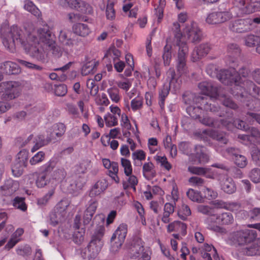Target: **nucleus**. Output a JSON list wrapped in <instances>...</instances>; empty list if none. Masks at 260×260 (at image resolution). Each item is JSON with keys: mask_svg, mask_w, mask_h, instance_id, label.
<instances>
[{"mask_svg": "<svg viewBox=\"0 0 260 260\" xmlns=\"http://www.w3.org/2000/svg\"><path fill=\"white\" fill-rule=\"evenodd\" d=\"M0 33L2 43L8 50L13 52L17 46L22 45L30 55L38 60L44 58L46 50L54 48L55 42L47 25L28 31L26 42L22 40L21 30L17 26L10 27L5 24L1 27Z\"/></svg>", "mask_w": 260, "mask_h": 260, "instance_id": "1", "label": "nucleus"}, {"mask_svg": "<svg viewBox=\"0 0 260 260\" xmlns=\"http://www.w3.org/2000/svg\"><path fill=\"white\" fill-rule=\"evenodd\" d=\"M201 38V32L197 23L194 21L187 23L183 28L182 32H177L175 34L176 44L182 47L184 44L186 46L185 41L190 40L192 42H198Z\"/></svg>", "mask_w": 260, "mask_h": 260, "instance_id": "2", "label": "nucleus"}, {"mask_svg": "<svg viewBox=\"0 0 260 260\" xmlns=\"http://www.w3.org/2000/svg\"><path fill=\"white\" fill-rule=\"evenodd\" d=\"M104 231L105 228L103 225H100L97 228L88 246L87 249L85 252V257L89 259L92 258L101 251L104 245L102 238L104 236Z\"/></svg>", "mask_w": 260, "mask_h": 260, "instance_id": "3", "label": "nucleus"}, {"mask_svg": "<svg viewBox=\"0 0 260 260\" xmlns=\"http://www.w3.org/2000/svg\"><path fill=\"white\" fill-rule=\"evenodd\" d=\"M243 70L245 71V69H242L240 73H238L235 69V66H231L230 69L221 71L218 78L223 84H234L236 87L241 80V76L244 77L246 76L245 73L242 72Z\"/></svg>", "mask_w": 260, "mask_h": 260, "instance_id": "4", "label": "nucleus"}, {"mask_svg": "<svg viewBox=\"0 0 260 260\" xmlns=\"http://www.w3.org/2000/svg\"><path fill=\"white\" fill-rule=\"evenodd\" d=\"M22 87L19 82H5L0 84V92H4L3 95L6 99L12 100L19 96Z\"/></svg>", "mask_w": 260, "mask_h": 260, "instance_id": "5", "label": "nucleus"}, {"mask_svg": "<svg viewBox=\"0 0 260 260\" xmlns=\"http://www.w3.org/2000/svg\"><path fill=\"white\" fill-rule=\"evenodd\" d=\"M235 4L236 6L232 10L236 11L237 9H239V12L236 14L237 16H242L244 14L252 13L260 10V3L258 2L246 5L244 0H235Z\"/></svg>", "mask_w": 260, "mask_h": 260, "instance_id": "6", "label": "nucleus"}, {"mask_svg": "<svg viewBox=\"0 0 260 260\" xmlns=\"http://www.w3.org/2000/svg\"><path fill=\"white\" fill-rule=\"evenodd\" d=\"M232 12H213L208 14L206 21L209 24L223 23L233 18Z\"/></svg>", "mask_w": 260, "mask_h": 260, "instance_id": "7", "label": "nucleus"}, {"mask_svg": "<svg viewBox=\"0 0 260 260\" xmlns=\"http://www.w3.org/2000/svg\"><path fill=\"white\" fill-rule=\"evenodd\" d=\"M252 26V21L251 18L241 19L235 20L231 23L230 29L233 31L243 33L250 30Z\"/></svg>", "mask_w": 260, "mask_h": 260, "instance_id": "8", "label": "nucleus"}, {"mask_svg": "<svg viewBox=\"0 0 260 260\" xmlns=\"http://www.w3.org/2000/svg\"><path fill=\"white\" fill-rule=\"evenodd\" d=\"M188 52V47L185 45L179 47V51L176 59V68L178 74L180 75L187 73V68L186 64V54Z\"/></svg>", "mask_w": 260, "mask_h": 260, "instance_id": "9", "label": "nucleus"}, {"mask_svg": "<svg viewBox=\"0 0 260 260\" xmlns=\"http://www.w3.org/2000/svg\"><path fill=\"white\" fill-rule=\"evenodd\" d=\"M59 5L64 8H69L82 13H90V7L84 2L80 0H60Z\"/></svg>", "mask_w": 260, "mask_h": 260, "instance_id": "10", "label": "nucleus"}, {"mask_svg": "<svg viewBox=\"0 0 260 260\" xmlns=\"http://www.w3.org/2000/svg\"><path fill=\"white\" fill-rule=\"evenodd\" d=\"M131 257L137 260H150L151 253L149 249L144 247L141 241L134 246Z\"/></svg>", "mask_w": 260, "mask_h": 260, "instance_id": "11", "label": "nucleus"}, {"mask_svg": "<svg viewBox=\"0 0 260 260\" xmlns=\"http://www.w3.org/2000/svg\"><path fill=\"white\" fill-rule=\"evenodd\" d=\"M224 155L226 157L228 156L232 157L235 164L240 168L245 167L247 164L246 158L244 155L238 154L237 151L233 148L226 149Z\"/></svg>", "mask_w": 260, "mask_h": 260, "instance_id": "12", "label": "nucleus"}, {"mask_svg": "<svg viewBox=\"0 0 260 260\" xmlns=\"http://www.w3.org/2000/svg\"><path fill=\"white\" fill-rule=\"evenodd\" d=\"M186 229V224L180 221H174L169 223L167 226L168 233L177 232L182 236L186 235L187 233Z\"/></svg>", "mask_w": 260, "mask_h": 260, "instance_id": "13", "label": "nucleus"}, {"mask_svg": "<svg viewBox=\"0 0 260 260\" xmlns=\"http://www.w3.org/2000/svg\"><path fill=\"white\" fill-rule=\"evenodd\" d=\"M199 87L204 94L210 98H216L217 96V89L211 82H202L199 84Z\"/></svg>", "mask_w": 260, "mask_h": 260, "instance_id": "14", "label": "nucleus"}, {"mask_svg": "<svg viewBox=\"0 0 260 260\" xmlns=\"http://www.w3.org/2000/svg\"><path fill=\"white\" fill-rule=\"evenodd\" d=\"M19 187V183L18 181L12 179H8L6 181L4 185L1 187L2 193L5 195H11L14 193Z\"/></svg>", "mask_w": 260, "mask_h": 260, "instance_id": "15", "label": "nucleus"}, {"mask_svg": "<svg viewBox=\"0 0 260 260\" xmlns=\"http://www.w3.org/2000/svg\"><path fill=\"white\" fill-rule=\"evenodd\" d=\"M24 233V230L22 228H18L11 236L7 243L5 246L7 250H10L14 247L22 238L21 236Z\"/></svg>", "mask_w": 260, "mask_h": 260, "instance_id": "16", "label": "nucleus"}, {"mask_svg": "<svg viewBox=\"0 0 260 260\" xmlns=\"http://www.w3.org/2000/svg\"><path fill=\"white\" fill-rule=\"evenodd\" d=\"M220 185L222 190L228 193H232L236 190L235 184L231 178L226 176L220 177Z\"/></svg>", "mask_w": 260, "mask_h": 260, "instance_id": "17", "label": "nucleus"}, {"mask_svg": "<svg viewBox=\"0 0 260 260\" xmlns=\"http://www.w3.org/2000/svg\"><path fill=\"white\" fill-rule=\"evenodd\" d=\"M253 235V238L256 237V232L254 230L245 229L241 230L234 234L233 241L238 242L239 244L246 241L250 235Z\"/></svg>", "mask_w": 260, "mask_h": 260, "instance_id": "18", "label": "nucleus"}, {"mask_svg": "<svg viewBox=\"0 0 260 260\" xmlns=\"http://www.w3.org/2000/svg\"><path fill=\"white\" fill-rule=\"evenodd\" d=\"M167 78L170 80L169 88L174 91H177L181 86V80L177 78L173 69H170L167 72Z\"/></svg>", "mask_w": 260, "mask_h": 260, "instance_id": "19", "label": "nucleus"}, {"mask_svg": "<svg viewBox=\"0 0 260 260\" xmlns=\"http://www.w3.org/2000/svg\"><path fill=\"white\" fill-rule=\"evenodd\" d=\"M210 50V47L208 44H201L196 47L192 54V60L194 62L198 61L201 57L208 54Z\"/></svg>", "mask_w": 260, "mask_h": 260, "instance_id": "20", "label": "nucleus"}, {"mask_svg": "<svg viewBox=\"0 0 260 260\" xmlns=\"http://www.w3.org/2000/svg\"><path fill=\"white\" fill-rule=\"evenodd\" d=\"M52 171L53 172L50 176L51 180V184H53L54 188H56L59 182L65 177L66 172L62 168H56Z\"/></svg>", "mask_w": 260, "mask_h": 260, "instance_id": "21", "label": "nucleus"}, {"mask_svg": "<svg viewBox=\"0 0 260 260\" xmlns=\"http://www.w3.org/2000/svg\"><path fill=\"white\" fill-rule=\"evenodd\" d=\"M97 208V202L91 200L89 202V205L85 211L83 216V222L84 224H88L91 221L92 216L95 212Z\"/></svg>", "mask_w": 260, "mask_h": 260, "instance_id": "22", "label": "nucleus"}, {"mask_svg": "<svg viewBox=\"0 0 260 260\" xmlns=\"http://www.w3.org/2000/svg\"><path fill=\"white\" fill-rule=\"evenodd\" d=\"M51 180L47 177V175L39 173L36 179L35 183L38 188H43L47 186L48 188H54L51 183Z\"/></svg>", "mask_w": 260, "mask_h": 260, "instance_id": "23", "label": "nucleus"}, {"mask_svg": "<svg viewBox=\"0 0 260 260\" xmlns=\"http://www.w3.org/2000/svg\"><path fill=\"white\" fill-rule=\"evenodd\" d=\"M52 137H53V135L47 137V138L46 139L45 138L44 136L42 135L37 136L33 141L34 143H35V145L31 148V152L34 153L42 147L47 144L48 142L51 140Z\"/></svg>", "mask_w": 260, "mask_h": 260, "instance_id": "24", "label": "nucleus"}, {"mask_svg": "<svg viewBox=\"0 0 260 260\" xmlns=\"http://www.w3.org/2000/svg\"><path fill=\"white\" fill-rule=\"evenodd\" d=\"M108 187V182L105 179H102L97 181L92 187L90 191L91 196L100 195Z\"/></svg>", "mask_w": 260, "mask_h": 260, "instance_id": "25", "label": "nucleus"}, {"mask_svg": "<svg viewBox=\"0 0 260 260\" xmlns=\"http://www.w3.org/2000/svg\"><path fill=\"white\" fill-rule=\"evenodd\" d=\"M216 222L221 225H229L234 222V218L232 213L223 212L216 217Z\"/></svg>", "mask_w": 260, "mask_h": 260, "instance_id": "26", "label": "nucleus"}, {"mask_svg": "<svg viewBox=\"0 0 260 260\" xmlns=\"http://www.w3.org/2000/svg\"><path fill=\"white\" fill-rule=\"evenodd\" d=\"M1 69L4 72L9 74H16L20 72L19 66L12 61L5 62L1 66Z\"/></svg>", "mask_w": 260, "mask_h": 260, "instance_id": "27", "label": "nucleus"}, {"mask_svg": "<svg viewBox=\"0 0 260 260\" xmlns=\"http://www.w3.org/2000/svg\"><path fill=\"white\" fill-rule=\"evenodd\" d=\"M143 176L147 179L150 180L155 176V171L154 165L150 161L145 162L142 168Z\"/></svg>", "mask_w": 260, "mask_h": 260, "instance_id": "28", "label": "nucleus"}, {"mask_svg": "<svg viewBox=\"0 0 260 260\" xmlns=\"http://www.w3.org/2000/svg\"><path fill=\"white\" fill-rule=\"evenodd\" d=\"M244 252L248 255L260 254V239L244 248Z\"/></svg>", "mask_w": 260, "mask_h": 260, "instance_id": "29", "label": "nucleus"}, {"mask_svg": "<svg viewBox=\"0 0 260 260\" xmlns=\"http://www.w3.org/2000/svg\"><path fill=\"white\" fill-rule=\"evenodd\" d=\"M74 32L81 37H86L90 32V29L88 25L84 23H77L73 27Z\"/></svg>", "mask_w": 260, "mask_h": 260, "instance_id": "30", "label": "nucleus"}, {"mask_svg": "<svg viewBox=\"0 0 260 260\" xmlns=\"http://www.w3.org/2000/svg\"><path fill=\"white\" fill-rule=\"evenodd\" d=\"M127 232V226L125 224H121L117 228L112 237L113 239L116 238L118 240L124 242Z\"/></svg>", "mask_w": 260, "mask_h": 260, "instance_id": "31", "label": "nucleus"}, {"mask_svg": "<svg viewBox=\"0 0 260 260\" xmlns=\"http://www.w3.org/2000/svg\"><path fill=\"white\" fill-rule=\"evenodd\" d=\"M57 162L54 159H50L46 163L42 165L39 168L40 173L47 174L51 172L56 166Z\"/></svg>", "mask_w": 260, "mask_h": 260, "instance_id": "32", "label": "nucleus"}, {"mask_svg": "<svg viewBox=\"0 0 260 260\" xmlns=\"http://www.w3.org/2000/svg\"><path fill=\"white\" fill-rule=\"evenodd\" d=\"M85 183L83 178H76L72 180L69 189L73 192H76L81 190Z\"/></svg>", "mask_w": 260, "mask_h": 260, "instance_id": "33", "label": "nucleus"}, {"mask_svg": "<svg viewBox=\"0 0 260 260\" xmlns=\"http://www.w3.org/2000/svg\"><path fill=\"white\" fill-rule=\"evenodd\" d=\"M46 154L43 151L37 152L29 160V163L31 166H36L43 162L45 159Z\"/></svg>", "mask_w": 260, "mask_h": 260, "instance_id": "34", "label": "nucleus"}, {"mask_svg": "<svg viewBox=\"0 0 260 260\" xmlns=\"http://www.w3.org/2000/svg\"><path fill=\"white\" fill-rule=\"evenodd\" d=\"M98 63L95 60H91L84 64L81 69V74L83 76H86L93 73L94 68Z\"/></svg>", "mask_w": 260, "mask_h": 260, "instance_id": "35", "label": "nucleus"}, {"mask_svg": "<svg viewBox=\"0 0 260 260\" xmlns=\"http://www.w3.org/2000/svg\"><path fill=\"white\" fill-rule=\"evenodd\" d=\"M64 217L63 214L54 210L50 214V223L53 226H55L63 221Z\"/></svg>", "mask_w": 260, "mask_h": 260, "instance_id": "36", "label": "nucleus"}, {"mask_svg": "<svg viewBox=\"0 0 260 260\" xmlns=\"http://www.w3.org/2000/svg\"><path fill=\"white\" fill-rule=\"evenodd\" d=\"M120 55V52L115 47H112L107 51L104 55V58H108L110 61L112 59L113 61H115L118 60Z\"/></svg>", "mask_w": 260, "mask_h": 260, "instance_id": "37", "label": "nucleus"}, {"mask_svg": "<svg viewBox=\"0 0 260 260\" xmlns=\"http://www.w3.org/2000/svg\"><path fill=\"white\" fill-rule=\"evenodd\" d=\"M196 154L199 157L201 163H206L209 160L208 155L205 153V148L201 146H196L195 147Z\"/></svg>", "mask_w": 260, "mask_h": 260, "instance_id": "38", "label": "nucleus"}, {"mask_svg": "<svg viewBox=\"0 0 260 260\" xmlns=\"http://www.w3.org/2000/svg\"><path fill=\"white\" fill-rule=\"evenodd\" d=\"M127 178L126 179L127 182L123 183V186L124 189H126L128 187L133 188L134 191L136 190V185L138 183V180L137 177L131 174L128 176H126Z\"/></svg>", "mask_w": 260, "mask_h": 260, "instance_id": "39", "label": "nucleus"}, {"mask_svg": "<svg viewBox=\"0 0 260 260\" xmlns=\"http://www.w3.org/2000/svg\"><path fill=\"white\" fill-rule=\"evenodd\" d=\"M107 92L112 102L118 103L120 101L121 96L119 94V90L117 87H112L108 89Z\"/></svg>", "mask_w": 260, "mask_h": 260, "instance_id": "40", "label": "nucleus"}, {"mask_svg": "<svg viewBox=\"0 0 260 260\" xmlns=\"http://www.w3.org/2000/svg\"><path fill=\"white\" fill-rule=\"evenodd\" d=\"M24 8L26 10L37 17H39L41 16L40 10L29 1H25Z\"/></svg>", "mask_w": 260, "mask_h": 260, "instance_id": "41", "label": "nucleus"}, {"mask_svg": "<svg viewBox=\"0 0 260 260\" xmlns=\"http://www.w3.org/2000/svg\"><path fill=\"white\" fill-rule=\"evenodd\" d=\"M109 170V175L117 183L119 182V178L117 175L118 172V165L115 162H113L112 166L108 169Z\"/></svg>", "mask_w": 260, "mask_h": 260, "instance_id": "42", "label": "nucleus"}, {"mask_svg": "<svg viewBox=\"0 0 260 260\" xmlns=\"http://www.w3.org/2000/svg\"><path fill=\"white\" fill-rule=\"evenodd\" d=\"M85 230L84 229H76L73 235V240L75 243L80 245L84 241V235Z\"/></svg>", "mask_w": 260, "mask_h": 260, "instance_id": "43", "label": "nucleus"}, {"mask_svg": "<svg viewBox=\"0 0 260 260\" xmlns=\"http://www.w3.org/2000/svg\"><path fill=\"white\" fill-rule=\"evenodd\" d=\"M26 166L25 164H21V162L15 161L12 167V172L14 176L18 177L23 172V169Z\"/></svg>", "mask_w": 260, "mask_h": 260, "instance_id": "44", "label": "nucleus"}, {"mask_svg": "<svg viewBox=\"0 0 260 260\" xmlns=\"http://www.w3.org/2000/svg\"><path fill=\"white\" fill-rule=\"evenodd\" d=\"M170 88L168 85H164L159 92V105L161 108H163L165 104V100L169 92Z\"/></svg>", "mask_w": 260, "mask_h": 260, "instance_id": "45", "label": "nucleus"}, {"mask_svg": "<svg viewBox=\"0 0 260 260\" xmlns=\"http://www.w3.org/2000/svg\"><path fill=\"white\" fill-rule=\"evenodd\" d=\"M187 196L189 199L193 202L202 203L204 201V199L200 193L193 189H188L187 192Z\"/></svg>", "mask_w": 260, "mask_h": 260, "instance_id": "46", "label": "nucleus"}, {"mask_svg": "<svg viewBox=\"0 0 260 260\" xmlns=\"http://www.w3.org/2000/svg\"><path fill=\"white\" fill-rule=\"evenodd\" d=\"M24 198L19 197L15 198L13 201V206L22 211H25L27 209V206L24 202Z\"/></svg>", "mask_w": 260, "mask_h": 260, "instance_id": "47", "label": "nucleus"}, {"mask_svg": "<svg viewBox=\"0 0 260 260\" xmlns=\"http://www.w3.org/2000/svg\"><path fill=\"white\" fill-rule=\"evenodd\" d=\"M120 162L125 176H128L132 174L133 167L130 160L124 158H121Z\"/></svg>", "mask_w": 260, "mask_h": 260, "instance_id": "48", "label": "nucleus"}, {"mask_svg": "<svg viewBox=\"0 0 260 260\" xmlns=\"http://www.w3.org/2000/svg\"><path fill=\"white\" fill-rule=\"evenodd\" d=\"M104 118L106 125L108 127L114 126L118 124L117 117L111 113H107Z\"/></svg>", "mask_w": 260, "mask_h": 260, "instance_id": "49", "label": "nucleus"}, {"mask_svg": "<svg viewBox=\"0 0 260 260\" xmlns=\"http://www.w3.org/2000/svg\"><path fill=\"white\" fill-rule=\"evenodd\" d=\"M69 202L68 200H62L56 205L54 210L66 216V210L69 206Z\"/></svg>", "mask_w": 260, "mask_h": 260, "instance_id": "50", "label": "nucleus"}, {"mask_svg": "<svg viewBox=\"0 0 260 260\" xmlns=\"http://www.w3.org/2000/svg\"><path fill=\"white\" fill-rule=\"evenodd\" d=\"M171 49V47L168 44H167L164 47V52L162 58L165 66H169L170 63L172 58Z\"/></svg>", "mask_w": 260, "mask_h": 260, "instance_id": "51", "label": "nucleus"}, {"mask_svg": "<svg viewBox=\"0 0 260 260\" xmlns=\"http://www.w3.org/2000/svg\"><path fill=\"white\" fill-rule=\"evenodd\" d=\"M203 107H194L192 105H189L186 108V111L188 114L194 118H198L200 117L199 113L201 112V109Z\"/></svg>", "mask_w": 260, "mask_h": 260, "instance_id": "52", "label": "nucleus"}, {"mask_svg": "<svg viewBox=\"0 0 260 260\" xmlns=\"http://www.w3.org/2000/svg\"><path fill=\"white\" fill-rule=\"evenodd\" d=\"M154 159L158 164H159L162 167L169 171L171 169V164L168 161L167 159L165 156L156 155Z\"/></svg>", "mask_w": 260, "mask_h": 260, "instance_id": "53", "label": "nucleus"}, {"mask_svg": "<svg viewBox=\"0 0 260 260\" xmlns=\"http://www.w3.org/2000/svg\"><path fill=\"white\" fill-rule=\"evenodd\" d=\"M260 43V37L254 35H249L245 39V45L249 47H253L256 44Z\"/></svg>", "mask_w": 260, "mask_h": 260, "instance_id": "54", "label": "nucleus"}, {"mask_svg": "<svg viewBox=\"0 0 260 260\" xmlns=\"http://www.w3.org/2000/svg\"><path fill=\"white\" fill-rule=\"evenodd\" d=\"M178 216L182 219H185L187 216L191 214V211L189 207L182 204L178 212Z\"/></svg>", "mask_w": 260, "mask_h": 260, "instance_id": "55", "label": "nucleus"}, {"mask_svg": "<svg viewBox=\"0 0 260 260\" xmlns=\"http://www.w3.org/2000/svg\"><path fill=\"white\" fill-rule=\"evenodd\" d=\"M28 151L26 149L20 151L17 155L16 161L21 162L22 165H26L28 157Z\"/></svg>", "mask_w": 260, "mask_h": 260, "instance_id": "56", "label": "nucleus"}, {"mask_svg": "<svg viewBox=\"0 0 260 260\" xmlns=\"http://www.w3.org/2000/svg\"><path fill=\"white\" fill-rule=\"evenodd\" d=\"M55 189L50 188L45 196L38 200V204L40 205H45L54 193Z\"/></svg>", "mask_w": 260, "mask_h": 260, "instance_id": "57", "label": "nucleus"}, {"mask_svg": "<svg viewBox=\"0 0 260 260\" xmlns=\"http://www.w3.org/2000/svg\"><path fill=\"white\" fill-rule=\"evenodd\" d=\"M196 102H202V103H201V107H203L204 110L206 111H216L217 110V108L216 107H214L213 105H212L211 104H208L206 103V102L204 101V99L203 98L201 97H198L196 98L195 99H193V101H195Z\"/></svg>", "mask_w": 260, "mask_h": 260, "instance_id": "58", "label": "nucleus"}, {"mask_svg": "<svg viewBox=\"0 0 260 260\" xmlns=\"http://www.w3.org/2000/svg\"><path fill=\"white\" fill-rule=\"evenodd\" d=\"M91 167V161L89 160H85L82 161L78 166L77 171L79 173H85L87 170Z\"/></svg>", "mask_w": 260, "mask_h": 260, "instance_id": "59", "label": "nucleus"}, {"mask_svg": "<svg viewBox=\"0 0 260 260\" xmlns=\"http://www.w3.org/2000/svg\"><path fill=\"white\" fill-rule=\"evenodd\" d=\"M116 84L119 88L127 92L132 85V82L131 79H125L122 81H118Z\"/></svg>", "mask_w": 260, "mask_h": 260, "instance_id": "60", "label": "nucleus"}, {"mask_svg": "<svg viewBox=\"0 0 260 260\" xmlns=\"http://www.w3.org/2000/svg\"><path fill=\"white\" fill-rule=\"evenodd\" d=\"M188 170L191 174L198 175H203L207 173L209 171L208 169L202 167H197L194 166H190L188 168Z\"/></svg>", "mask_w": 260, "mask_h": 260, "instance_id": "61", "label": "nucleus"}, {"mask_svg": "<svg viewBox=\"0 0 260 260\" xmlns=\"http://www.w3.org/2000/svg\"><path fill=\"white\" fill-rule=\"evenodd\" d=\"M131 105L134 111L140 109L143 105V99L140 96H137L132 100Z\"/></svg>", "mask_w": 260, "mask_h": 260, "instance_id": "62", "label": "nucleus"}, {"mask_svg": "<svg viewBox=\"0 0 260 260\" xmlns=\"http://www.w3.org/2000/svg\"><path fill=\"white\" fill-rule=\"evenodd\" d=\"M123 242L118 240L116 238L113 239V237L111 238V246L110 250L113 253L117 252L122 244Z\"/></svg>", "mask_w": 260, "mask_h": 260, "instance_id": "63", "label": "nucleus"}, {"mask_svg": "<svg viewBox=\"0 0 260 260\" xmlns=\"http://www.w3.org/2000/svg\"><path fill=\"white\" fill-rule=\"evenodd\" d=\"M146 153L142 150H138L132 153V158L134 161L136 160L142 161L145 159Z\"/></svg>", "mask_w": 260, "mask_h": 260, "instance_id": "64", "label": "nucleus"}]
</instances>
